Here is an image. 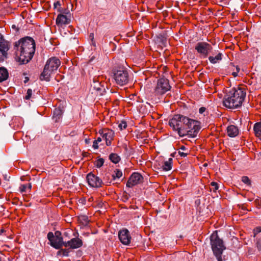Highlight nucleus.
I'll use <instances>...</instances> for the list:
<instances>
[{"mask_svg": "<svg viewBox=\"0 0 261 261\" xmlns=\"http://www.w3.org/2000/svg\"><path fill=\"white\" fill-rule=\"evenodd\" d=\"M168 123L172 130L180 137L188 136L194 138L200 129L197 121L180 114L175 115L169 120Z\"/></svg>", "mask_w": 261, "mask_h": 261, "instance_id": "f257e3e1", "label": "nucleus"}, {"mask_svg": "<svg viewBox=\"0 0 261 261\" xmlns=\"http://www.w3.org/2000/svg\"><path fill=\"white\" fill-rule=\"evenodd\" d=\"M18 62L21 64L28 63L33 58L35 51V42L33 38L26 37L14 44Z\"/></svg>", "mask_w": 261, "mask_h": 261, "instance_id": "f03ea898", "label": "nucleus"}, {"mask_svg": "<svg viewBox=\"0 0 261 261\" xmlns=\"http://www.w3.org/2000/svg\"><path fill=\"white\" fill-rule=\"evenodd\" d=\"M244 88L238 87L231 89L224 96L223 105L229 109H236L241 107L246 97Z\"/></svg>", "mask_w": 261, "mask_h": 261, "instance_id": "7ed1b4c3", "label": "nucleus"}, {"mask_svg": "<svg viewBox=\"0 0 261 261\" xmlns=\"http://www.w3.org/2000/svg\"><path fill=\"white\" fill-rule=\"evenodd\" d=\"M61 64L60 60L57 57H51L46 62L43 72L41 73L40 79L41 81H49L51 75L57 71Z\"/></svg>", "mask_w": 261, "mask_h": 261, "instance_id": "20e7f679", "label": "nucleus"}, {"mask_svg": "<svg viewBox=\"0 0 261 261\" xmlns=\"http://www.w3.org/2000/svg\"><path fill=\"white\" fill-rule=\"evenodd\" d=\"M210 240L212 250L218 261H222L221 255L226 248L223 240L219 238L216 231L211 234Z\"/></svg>", "mask_w": 261, "mask_h": 261, "instance_id": "39448f33", "label": "nucleus"}, {"mask_svg": "<svg viewBox=\"0 0 261 261\" xmlns=\"http://www.w3.org/2000/svg\"><path fill=\"white\" fill-rule=\"evenodd\" d=\"M171 88L169 81L166 79L161 78L158 80L154 92L157 96L162 95L169 91Z\"/></svg>", "mask_w": 261, "mask_h": 261, "instance_id": "423d86ee", "label": "nucleus"}, {"mask_svg": "<svg viewBox=\"0 0 261 261\" xmlns=\"http://www.w3.org/2000/svg\"><path fill=\"white\" fill-rule=\"evenodd\" d=\"M114 79L116 84L121 86L128 83L130 80L127 71L124 69L116 70L114 73Z\"/></svg>", "mask_w": 261, "mask_h": 261, "instance_id": "0eeeda50", "label": "nucleus"}, {"mask_svg": "<svg viewBox=\"0 0 261 261\" xmlns=\"http://www.w3.org/2000/svg\"><path fill=\"white\" fill-rule=\"evenodd\" d=\"M212 46L206 42H199L195 46V49L200 55L205 58L212 49Z\"/></svg>", "mask_w": 261, "mask_h": 261, "instance_id": "6e6552de", "label": "nucleus"}, {"mask_svg": "<svg viewBox=\"0 0 261 261\" xmlns=\"http://www.w3.org/2000/svg\"><path fill=\"white\" fill-rule=\"evenodd\" d=\"M99 133L100 134L102 139H105L107 145L110 146L114 138V132L111 129L105 128L99 130Z\"/></svg>", "mask_w": 261, "mask_h": 261, "instance_id": "1a4fd4ad", "label": "nucleus"}, {"mask_svg": "<svg viewBox=\"0 0 261 261\" xmlns=\"http://www.w3.org/2000/svg\"><path fill=\"white\" fill-rule=\"evenodd\" d=\"M118 237L120 241L123 245H127L130 244L132 238L129 231L127 229L123 228L119 230Z\"/></svg>", "mask_w": 261, "mask_h": 261, "instance_id": "9d476101", "label": "nucleus"}, {"mask_svg": "<svg viewBox=\"0 0 261 261\" xmlns=\"http://www.w3.org/2000/svg\"><path fill=\"white\" fill-rule=\"evenodd\" d=\"M142 176L139 173H134L129 178L127 183L126 186L130 188L136 186L143 181Z\"/></svg>", "mask_w": 261, "mask_h": 261, "instance_id": "9b49d317", "label": "nucleus"}, {"mask_svg": "<svg viewBox=\"0 0 261 261\" xmlns=\"http://www.w3.org/2000/svg\"><path fill=\"white\" fill-rule=\"evenodd\" d=\"M83 244V241L81 239L75 237L68 241L65 242L64 247H69L70 249H75L81 247Z\"/></svg>", "mask_w": 261, "mask_h": 261, "instance_id": "f8f14e48", "label": "nucleus"}, {"mask_svg": "<svg viewBox=\"0 0 261 261\" xmlns=\"http://www.w3.org/2000/svg\"><path fill=\"white\" fill-rule=\"evenodd\" d=\"M87 180L91 187L97 188L101 186L102 180L94 174L90 173L87 175Z\"/></svg>", "mask_w": 261, "mask_h": 261, "instance_id": "ddd939ff", "label": "nucleus"}, {"mask_svg": "<svg viewBox=\"0 0 261 261\" xmlns=\"http://www.w3.org/2000/svg\"><path fill=\"white\" fill-rule=\"evenodd\" d=\"M64 243L63 241V238L61 236V233L59 231L55 232V237L52 242L50 243V245L56 249H60L63 246H64Z\"/></svg>", "mask_w": 261, "mask_h": 261, "instance_id": "4468645a", "label": "nucleus"}, {"mask_svg": "<svg viewBox=\"0 0 261 261\" xmlns=\"http://www.w3.org/2000/svg\"><path fill=\"white\" fill-rule=\"evenodd\" d=\"M56 21L57 25L62 26L63 24H69L70 22V19L66 15L60 14L58 15Z\"/></svg>", "mask_w": 261, "mask_h": 261, "instance_id": "2eb2a0df", "label": "nucleus"}, {"mask_svg": "<svg viewBox=\"0 0 261 261\" xmlns=\"http://www.w3.org/2000/svg\"><path fill=\"white\" fill-rule=\"evenodd\" d=\"M227 133L229 137H234L238 135L239 129L236 126L230 125L227 128Z\"/></svg>", "mask_w": 261, "mask_h": 261, "instance_id": "dca6fc26", "label": "nucleus"}, {"mask_svg": "<svg viewBox=\"0 0 261 261\" xmlns=\"http://www.w3.org/2000/svg\"><path fill=\"white\" fill-rule=\"evenodd\" d=\"M172 159L169 158L168 161H164L162 165H159L160 166L159 169L161 168L163 171H167L170 170L172 168Z\"/></svg>", "mask_w": 261, "mask_h": 261, "instance_id": "f3484780", "label": "nucleus"}, {"mask_svg": "<svg viewBox=\"0 0 261 261\" xmlns=\"http://www.w3.org/2000/svg\"><path fill=\"white\" fill-rule=\"evenodd\" d=\"M0 48L3 49L4 52L8 51L9 49V42L6 41L0 33Z\"/></svg>", "mask_w": 261, "mask_h": 261, "instance_id": "a211bd4d", "label": "nucleus"}, {"mask_svg": "<svg viewBox=\"0 0 261 261\" xmlns=\"http://www.w3.org/2000/svg\"><path fill=\"white\" fill-rule=\"evenodd\" d=\"M8 77L9 73L8 70L5 67H0V82L7 80Z\"/></svg>", "mask_w": 261, "mask_h": 261, "instance_id": "6ab92c4d", "label": "nucleus"}, {"mask_svg": "<svg viewBox=\"0 0 261 261\" xmlns=\"http://www.w3.org/2000/svg\"><path fill=\"white\" fill-rule=\"evenodd\" d=\"M31 188L32 185L31 183L22 184L19 187V191L21 193L30 192Z\"/></svg>", "mask_w": 261, "mask_h": 261, "instance_id": "aec40b11", "label": "nucleus"}, {"mask_svg": "<svg viewBox=\"0 0 261 261\" xmlns=\"http://www.w3.org/2000/svg\"><path fill=\"white\" fill-rule=\"evenodd\" d=\"M255 135L261 140V122L256 123L253 127Z\"/></svg>", "mask_w": 261, "mask_h": 261, "instance_id": "412c9836", "label": "nucleus"}, {"mask_svg": "<svg viewBox=\"0 0 261 261\" xmlns=\"http://www.w3.org/2000/svg\"><path fill=\"white\" fill-rule=\"evenodd\" d=\"M63 113V111L60 108H56L54 110L53 117L55 119L56 122H57L60 119Z\"/></svg>", "mask_w": 261, "mask_h": 261, "instance_id": "4be33fe9", "label": "nucleus"}, {"mask_svg": "<svg viewBox=\"0 0 261 261\" xmlns=\"http://www.w3.org/2000/svg\"><path fill=\"white\" fill-rule=\"evenodd\" d=\"M222 54L219 53L217 56L215 57L210 56L208 58V60L211 63L215 64L218 62L219 61L221 60L222 58Z\"/></svg>", "mask_w": 261, "mask_h": 261, "instance_id": "5701e85b", "label": "nucleus"}, {"mask_svg": "<svg viewBox=\"0 0 261 261\" xmlns=\"http://www.w3.org/2000/svg\"><path fill=\"white\" fill-rule=\"evenodd\" d=\"M109 159L114 164H117L120 161V157L116 153H112L109 155Z\"/></svg>", "mask_w": 261, "mask_h": 261, "instance_id": "b1692460", "label": "nucleus"}, {"mask_svg": "<svg viewBox=\"0 0 261 261\" xmlns=\"http://www.w3.org/2000/svg\"><path fill=\"white\" fill-rule=\"evenodd\" d=\"M79 221L84 226H87L89 222L88 217L85 215H81L79 216Z\"/></svg>", "mask_w": 261, "mask_h": 261, "instance_id": "393cba45", "label": "nucleus"}, {"mask_svg": "<svg viewBox=\"0 0 261 261\" xmlns=\"http://www.w3.org/2000/svg\"><path fill=\"white\" fill-rule=\"evenodd\" d=\"M91 86L97 91H100L102 90V86L100 83L96 81V79H93V83L91 85Z\"/></svg>", "mask_w": 261, "mask_h": 261, "instance_id": "a878e982", "label": "nucleus"}, {"mask_svg": "<svg viewBox=\"0 0 261 261\" xmlns=\"http://www.w3.org/2000/svg\"><path fill=\"white\" fill-rule=\"evenodd\" d=\"M122 176V172L121 170L118 169H115L114 172V173L112 175L113 179H116V178H120Z\"/></svg>", "mask_w": 261, "mask_h": 261, "instance_id": "bb28decb", "label": "nucleus"}, {"mask_svg": "<svg viewBox=\"0 0 261 261\" xmlns=\"http://www.w3.org/2000/svg\"><path fill=\"white\" fill-rule=\"evenodd\" d=\"M211 188L210 190L211 191H213V192L216 193L217 190L219 189V186L217 182L213 181L210 184Z\"/></svg>", "mask_w": 261, "mask_h": 261, "instance_id": "cd10ccee", "label": "nucleus"}, {"mask_svg": "<svg viewBox=\"0 0 261 261\" xmlns=\"http://www.w3.org/2000/svg\"><path fill=\"white\" fill-rule=\"evenodd\" d=\"M7 52H4L3 49L0 48V61H3L7 57Z\"/></svg>", "mask_w": 261, "mask_h": 261, "instance_id": "c85d7f7f", "label": "nucleus"}, {"mask_svg": "<svg viewBox=\"0 0 261 261\" xmlns=\"http://www.w3.org/2000/svg\"><path fill=\"white\" fill-rule=\"evenodd\" d=\"M104 163V160L102 158H99L95 161V165L97 168H100Z\"/></svg>", "mask_w": 261, "mask_h": 261, "instance_id": "c756f323", "label": "nucleus"}, {"mask_svg": "<svg viewBox=\"0 0 261 261\" xmlns=\"http://www.w3.org/2000/svg\"><path fill=\"white\" fill-rule=\"evenodd\" d=\"M59 252L63 256H69L70 250L69 249H62Z\"/></svg>", "mask_w": 261, "mask_h": 261, "instance_id": "7c9ffc66", "label": "nucleus"}, {"mask_svg": "<svg viewBox=\"0 0 261 261\" xmlns=\"http://www.w3.org/2000/svg\"><path fill=\"white\" fill-rule=\"evenodd\" d=\"M242 181L245 184L250 186L251 185V181L250 179L247 176H243L242 177Z\"/></svg>", "mask_w": 261, "mask_h": 261, "instance_id": "2f4dec72", "label": "nucleus"}, {"mask_svg": "<svg viewBox=\"0 0 261 261\" xmlns=\"http://www.w3.org/2000/svg\"><path fill=\"white\" fill-rule=\"evenodd\" d=\"M186 149V147L184 146H181L180 148V150L178 151V153L181 157H185L187 155L188 153H186L184 152H181V150H184Z\"/></svg>", "mask_w": 261, "mask_h": 261, "instance_id": "473e14b6", "label": "nucleus"}, {"mask_svg": "<svg viewBox=\"0 0 261 261\" xmlns=\"http://www.w3.org/2000/svg\"><path fill=\"white\" fill-rule=\"evenodd\" d=\"M32 90L31 89H29L27 90V95L25 96V99L27 100L29 99L32 95Z\"/></svg>", "mask_w": 261, "mask_h": 261, "instance_id": "72a5a7b5", "label": "nucleus"}, {"mask_svg": "<svg viewBox=\"0 0 261 261\" xmlns=\"http://www.w3.org/2000/svg\"><path fill=\"white\" fill-rule=\"evenodd\" d=\"M127 126V124L125 121H121L120 123L119 124L118 127L120 130H122L123 129H125Z\"/></svg>", "mask_w": 261, "mask_h": 261, "instance_id": "f704fd0d", "label": "nucleus"}, {"mask_svg": "<svg viewBox=\"0 0 261 261\" xmlns=\"http://www.w3.org/2000/svg\"><path fill=\"white\" fill-rule=\"evenodd\" d=\"M55 236L54 235L52 232H49L47 234V239L50 241V243L52 242V241L54 239Z\"/></svg>", "mask_w": 261, "mask_h": 261, "instance_id": "c9c22d12", "label": "nucleus"}, {"mask_svg": "<svg viewBox=\"0 0 261 261\" xmlns=\"http://www.w3.org/2000/svg\"><path fill=\"white\" fill-rule=\"evenodd\" d=\"M236 71H233L232 72V75L233 76V77H237L238 75V72L240 71V68L238 66L236 67Z\"/></svg>", "mask_w": 261, "mask_h": 261, "instance_id": "e433bc0d", "label": "nucleus"}, {"mask_svg": "<svg viewBox=\"0 0 261 261\" xmlns=\"http://www.w3.org/2000/svg\"><path fill=\"white\" fill-rule=\"evenodd\" d=\"M261 232V227H256L254 230V237H255L257 233Z\"/></svg>", "mask_w": 261, "mask_h": 261, "instance_id": "4c0bfd02", "label": "nucleus"}, {"mask_svg": "<svg viewBox=\"0 0 261 261\" xmlns=\"http://www.w3.org/2000/svg\"><path fill=\"white\" fill-rule=\"evenodd\" d=\"M206 110L205 108L204 107H201L199 110V112L200 114H203Z\"/></svg>", "mask_w": 261, "mask_h": 261, "instance_id": "58836bf2", "label": "nucleus"}, {"mask_svg": "<svg viewBox=\"0 0 261 261\" xmlns=\"http://www.w3.org/2000/svg\"><path fill=\"white\" fill-rule=\"evenodd\" d=\"M93 147L96 149L98 148V143L95 141V140L93 143Z\"/></svg>", "mask_w": 261, "mask_h": 261, "instance_id": "ea45409f", "label": "nucleus"}, {"mask_svg": "<svg viewBox=\"0 0 261 261\" xmlns=\"http://www.w3.org/2000/svg\"><path fill=\"white\" fill-rule=\"evenodd\" d=\"M61 5L60 3L59 2H56L54 3V8H58V7H60Z\"/></svg>", "mask_w": 261, "mask_h": 261, "instance_id": "a19ab883", "label": "nucleus"}, {"mask_svg": "<svg viewBox=\"0 0 261 261\" xmlns=\"http://www.w3.org/2000/svg\"><path fill=\"white\" fill-rule=\"evenodd\" d=\"M102 138L101 137H98L96 140H95V141L98 144L99 142H100L102 140Z\"/></svg>", "mask_w": 261, "mask_h": 261, "instance_id": "79ce46f5", "label": "nucleus"}, {"mask_svg": "<svg viewBox=\"0 0 261 261\" xmlns=\"http://www.w3.org/2000/svg\"><path fill=\"white\" fill-rule=\"evenodd\" d=\"M257 247L259 251L261 250V245L260 244H259L258 243H257Z\"/></svg>", "mask_w": 261, "mask_h": 261, "instance_id": "37998d69", "label": "nucleus"}, {"mask_svg": "<svg viewBox=\"0 0 261 261\" xmlns=\"http://www.w3.org/2000/svg\"><path fill=\"white\" fill-rule=\"evenodd\" d=\"M29 80V78L28 77H25L24 78V83H27Z\"/></svg>", "mask_w": 261, "mask_h": 261, "instance_id": "c03bdc74", "label": "nucleus"}, {"mask_svg": "<svg viewBox=\"0 0 261 261\" xmlns=\"http://www.w3.org/2000/svg\"><path fill=\"white\" fill-rule=\"evenodd\" d=\"M90 37L91 38L92 40H93L94 39V34L91 33L90 35Z\"/></svg>", "mask_w": 261, "mask_h": 261, "instance_id": "a18cd8bd", "label": "nucleus"}, {"mask_svg": "<svg viewBox=\"0 0 261 261\" xmlns=\"http://www.w3.org/2000/svg\"><path fill=\"white\" fill-rule=\"evenodd\" d=\"M4 231H5V230L3 229H2L1 230H0V234H2Z\"/></svg>", "mask_w": 261, "mask_h": 261, "instance_id": "49530a36", "label": "nucleus"}, {"mask_svg": "<svg viewBox=\"0 0 261 261\" xmlns=\"http://www.w3.org/2000/svg\"><path fill=\"white\" fill-rule=\"evenodd\" d=\"M93 200V198L92 197H91L89 198V201H91Z\"/></svg>", "mask_w": 261, "mask_h": 261, "instance_id": "de8ad7c7", "label": "nucleus"}, {"mask_svg": "<svg viewBox=\"0 0 261 261\" xmlns=\"http://www.w3.org/2000/svg\"><path fill=\"white\" fill-rule=\"evenodd\" d=\"M12 28H15V25H12Z\"/></svg>", "mask_w": 261, "mask_h": 261, "instance_id": "09e8293b", "label": "nucleus"}, {"mask_svg": "<svg viewBox=\"0 0 261 261\" xmlns=\"http://www.w3.org/2000/svg\"><path fill=\"white\" fill-rule=\"evenodd\" d=\"M73 236H74V237H76V234H75V233H74Z\"/></svg>", "mask_w": 261, "mask_h": 261, "instance_id": "8fccbe9b", "label": "nucleus"}, {"mask_svg": "<svg viewBox=\"0 0 261 261\" xmlns=\"http://www.w3.org/2000/svg\"><path fill=\"white\" fill-rule=\"evenodd\" d=\"M0 261H2V260H1V257H0Z\"/></svg>", "mask_w": 261, "mask_h": 261, "instance_id": "3c124183", "label": "nucleus"}]
</instances>
